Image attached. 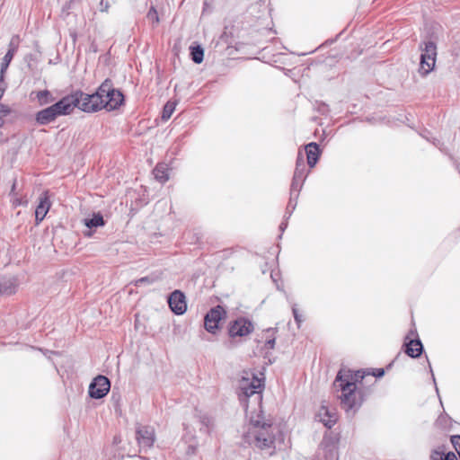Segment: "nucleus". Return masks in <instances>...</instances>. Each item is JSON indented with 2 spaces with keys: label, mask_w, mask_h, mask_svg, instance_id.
<instances>
[{
  "label": "nucleus",
  "mask_w": 460,
  "mask_h": 460,
  "mask_svg": "<svg viewBox=\"0 0 460 460\" xmlns=\"http://www.w3.org/2000/svg\"><path fill=\"white\" fill-rule=\"evenodd\" d=\"M176 107V103L173 102H167L165 105L164 106L163 111H162V119L166 121L168 120L172 114L173 113Z\"/></svg>",
  "instance_id": "obj_26"
},
{
  "label": "nucleus",
  "mask_w": 460,
  "mask_h": 460,
  "mask_svg": "<svg viewBox=\"0 0 460 460\" xmlns=\"http://www.w3.org/2000/svg\"><path fill=\"white\" fill-rule=\"evenodd\" d=\"M292 312H293V315H294L295 321L297 323V326L299 327L301 323H302V321H303L302 315L299 314L298 310L295 306H293Z\"/></svg>",
  "instance_id": "obj_31"
},
{
  "label": "nucleus",
  "mask_w": 460,
  "mask_h": 460,
  "mask_svg": "<svg viewBox=\"0 0 460 460\" xmlns=\"http://www.w3.org/2000/svg\"><path fill=\"white\" fill-rule=\"evenodd\" d=\"M71 100L62 97L58 102L52 105L39 111L35 114V121L37 124L45 126L54 122L57 118L71 114Z\"/></svg>",
  "instance_id": "obj_4"
},
{
  "label": "nucleus",
  "mask_w": 460,
  "mask_h": 460,
  "mask_svg": "<svg viewBox=\"0 0 460 460\" xmlns=\"http://www.w3.org/2000/svg\"><path fill=\"white\" fill-rule=\"evenodd\" d=\"M111 389V382L108 377L99 375L89 385V395L94 399L103 398Z\"/></svg>",
  "instance_id": "obj_9"
},
{
  "label": "nucleus",
  "mask_w": 460,
  "mask_h": 460,
  "mask_svg": "<svg viewBox=\"0 0 460 460\" xmlns=\"http://www.w3.org/2000/svg\"><path fill=\"white\" fill-rule=\"evenodd\" d=\"M307 174L308 170L306 169L304 157L299 153L296 161V169L294 172V176L291 183V188L293 190H296V192H299L301 190L303 183L306 179Z\"/></svg>",
  "instance_id": "obj_10"
},
{
  "label": "nucleus",
  "mask_w": 460,
  "mask_h": 460,
  "mask_svg": "<svg viewBox=\"0 0 460 460\" xmlns=\"http://www.w3.org/2000/svg\"><path fill=\"white\" fill-rule=\"evenodd\" d=\"M84 224L87 228L92 229L104 226L105 222L101 213H94L91 218H84Z\"/></svg>",
  "instance_id": "obj_20"
},
{
  "label": "nucleus",
  "mask_w": 460,
  "mask_h": 460,
  "mask_svg": "<svg viewBox=\"0 0 460 460\" xmlns=\"http://www.w3.org/2000/svg\"><path fill=\"white\" fill-rule=\"evenodd\" d=\"M275 341H276L275 336H272L271 339H267L265 341V346L267 347V349H273L275 347Z\"/></svg>",
  "instance_id": "obj_33"
},
{
  "label": "nucleus",
  "mask_w": 460,
  "mask_h": 460,
  "mask_svg": "<svg viewBox=\"0 0 460 460\" xmlns=\"http://www.w3.org/2000/svg\"><path fill=\"white\" fill-rule=\"evenodd\" d=\"M275 330L272 329V328H270V329H267L265 333H266V340L267 339H271L272 336H275Z\"/></svg>",
  "instance_id": "obj_35"
},
{
  "label": "nucleus",
  "mask_w": 460,
  "mask_h": 460,
  "mask_svg": "<svg viewBox=\"0 0 460 460\" xmlns=\"http://www.w3.org/2000/svg\"><path fill=\"white\" fill-rule=\"evenodd\" d=\"M424 45V48L420 47L422 53L420 55L419 73L422 76H426L434 69L437 57V46L434 42L428 41Z\"/></svg>",
  "instance_id": "obj_5"
},
{
  "label": "nucleus",
  "mask_w": 460,
  "mask_h": 460,
  "mask_svg": "<svg viewBox=\"0 0 460 460\" xmlns=\"http://www.w3.org/2000/svg\"><path fill=\"white\" fill-rule=\"evenodd\" d=\"M84 234L87 235V236H91L92 233L89 231V232L85 233Z\"/></svg>",
  "instance_id": "obj_40"
},
{
  "label": "nucleus",
  "mask_w": 460,
  "mask_h": 460,
  "mask_svg": "<svg viewBox=\"0 0 460 460\" xmlns=\"http://www.w3.org/2000/svg\"><path fill=\"white\" fill-rule=\"evenodd\" d=\"M188 453H191L193 454L194 453V447H189V449H188Z\"/></svg>",
  "instance_id": "obj_39"
},
{
  "label": "nucleus",
  "mask_w": 460,
  "mask_h": 460,
  "mask_svg": "<svg viewBox=\"0 0 460 460\" xmlns=\"http://www.w3.org/2000/svg\"><path fill=\"white\" fill-rule=\"evenodd\" d=\"M66 98L71 100V113L75 108L84 112H96L102 109L111 111L118 109L124 102L123 94L114 88L111 79L104 80L93 93L76 90L66 95Z\"/></svg>",
  "instance_id": "obj_1"
},
{
  "label": "nucleus",
  "mask_w": 460,
  "mask_h": 460,
  "mask_svg": "<svg viewBox=\"0 0 460 460\" xmlns=\"http://www.w3.org/2000/svg\"><path fill=\"white\" fill-rule=\"evenodd\" d=\"M373 375L377 377H381L385 375V370L383 368H377L376 373H374Z\"/></svg>",
  "instance_id": "obj_37"
},
{
  "label": "nucleus",
  "mask_w": 460,
  "mask_h": 460,
  "mask_svg": "<svg viewBox=\"0 0 460 460\" xmlns=\"http://www.w3.org/2000/svg\"><path fill=\"white\" fill-rule=\"evenodd\" d=\"M298 195L299 192H296V190H293L292 188H290V199L287 206V214H288V217H290L293 210L296 208Z\"/></svg>",
  "instance_id": "obj_25"
},
{
  "label": "nucleus",
  "mask_w": 460,
  "mask_h": 460,
  "mask_svg": "<svg viewBox=\"0 0 460 460\" xmlns=\"http://www.w3.org/2000/svg\"><path fill=\"white\" fill-rule=\"evenodd\" d=\"M287 226H288V223H287V222H282V223L279 225V230H280L281 232H284V231H285V229L287 228Z\"/></svg>",
  "instance_id": "obj_38"
},
{
  "label": "nucleus",
  "mask_w": 460,
  "mask_h": 460,
  "mask_svg": "<svg viewBox=\"0 0 460 460\" xmlns=\"http://www.w3.org/2000/svg\"><path fill=\"white\" fill-rule=\"evenodd\" d=\"M317 418L321 422L323 423L325 427L329 429H331L337 420L336 413L329 410L328 407L324 405L320 408L317 413Z\"/></svg>",
  "instance_id": "obj_16"
},
{
  "label": "nucleus",
  "mask_w": 460,
  "mask_h": 460,
  "mask_svg": "<svg viewBox=\"0 0 460 460\" xmlns=\"http://www.w3.org/2000/svg\"><path fill=\"white\" fill-rule=\"evenodd\" d=\"M431 460H457L453 452L444 453L438 449L434 450L430 456Z\"/></svg>",
  "instance_id": "obj_23"
},
{
  "label": "nucleus",
  "mask_w": 460,
  "mask_h": 460,
  "mask_svg": "<svg viewBox=\"0 0 460 460\" xmlns=\"http://www.w3.org/2000/svg\"><path fill=\"white\" fill-rule=\"evenodd\" d=\"M36 97L40 106L48 105L55 101L54 96L49 90L39 91Z\"/></svg>",
  "instance_id": "obj_22"
},
{
  "label": "nucleus",
  "mask_w": 460,
  "mask_h": 460,
  "mask_svg": "<svg viewBox=\"0 0 460 460\" xmlns=\"http://www.w3.org/2000/svg\"><path fill=\"white\" fill-rule=\"evenodd\" d=\"M404 352L411 358H419L423 351V345L420 339H411L404 342Z\"/></svg>",
  "instance_id": "obj_15"
},
{
  "label": "nucleus",
  "mask_w": 460,
  "mask_h": 460,
  "mask_svg": "<svg viewBox=\"0 0 460 460\" xmlns=\"http://www.w3.org/2000/svg\"><path fill=\"white\" fill-rule=\"evenodd\" d=\"M250 426L247 437L253 438L254 446L257 448L268 456H273L275 453V432L278 428L273 425L272 419L267 418L260 410L251 416Z\"/></svg>",
  "instance_id": "obj_2"
},
{
  "label": "nucleus",
  "mask_w": 460,
  "mask_h": 460,
  "mask_svg": "<svg viewBox=\"0 0 460 460\" xmlns=\"http://www.w3.org/2000/svg\"><path fill=\"white\" fill-rule=\"evenodd\" d=\"M261 380L253 377L252 381L243 378L240 384L239 399L241 402L253 397L254 401L261 406Z\"/></svg>",
  "instance_id": "obj_6"
},
{
  "label": "nucleus",
  "mask_w": 460,
  "mask_h": 460,
  "mask_svg": "<svg viewBox=\"0 0 460 460\" xmlns=\"http://www.w3.org/2000/svg\"><path fill=\"white\" fill-rule=\"evenodd\" d=\"M451 442L454 445V447H456V449L460 450V436L459 435L452 436Z\"/></svg>",
  "instance_id": "obj_34"
},
{
  "label": "nucleus",
  "mask_w": 460,
  "mask_h": 460,
  "mask_svg": "<svg viewBox=\"0 0 460 460\" xmlns=\"http://www.w3.org/2000/svg\"><path fill=\"white\" fill-rule=\"evenodd\" d=\"M167 302L172 312L177 315L183 314L187 310L186 296L181 290L172 291L169 295Z\"/></svg>",
  "instance_id": "obj_12"
},
{
  "label": "nucleus",
  "mask_w": 460,
  "mask_h": 460,
  "mask_svg": "<svg viewBox=\"0 0 460 460\" xmlns=\"http://www.w3.org/2000/svg\"><path fill=\"white\" fill-rule=\"evenodd\" d=\"M10 113V109L0 103V127L3 125V118L7 116Z\"/></svg>",
  "instance_id": "obj_28"
},
{
  "label": "nucleus",
  "mask_w": 460,
  "mask_h": 460,
  "mask_svg": "<svg viewBox=\"0 0 460 460\" xmlns=\"http://www.w3.org/2000/svg\"><path fill=\"white\" fill-rule=\"evenodd\" d=\"M305 153L307 157V164L309 167L313 168L319 159V146L314 142L309 143L305 146Z\"/></svg>",
  "instance_id": "obj_19"
},
{
  "label": "nucleus",
  "mask_w": 460,
  "mask_h": 460,
  "mask_svg": "<svg viewBox=\"0 0 460 460\" xmlns=\"http://www.w3.org/2000/svg\"><path fill=\"white\" fill-rule=\"evenodd\" d=\"M136 439L140 447V452H146L150 449L155 441V432L152 426L137 424Z\"/></svg>",
  "instance_id": "obj_7"
},
{
  "label": "nucleus",
  "mask_w": 460,
  "mask_h": 460,
  "mask_svg": "<svg viewBox=\"0 0 460 460\" xmlns=\"http://www.w3.org/2000/svg\"><path fill=\"white\" fill-rule=\"evenodd\" d=\"M51 203L48 191H44L39 197V203L35 209V220L36 225H39L46 217L47 213L50 208Z\"/></svg>",
  "instance_id": "obj_14"
},
{
  "label": "nucleus",
  "mask_w": 460,
  "mask_h": 460,
  "mask_svg": "<svg viewBox=\"0 0 460 460\" xmlns=\"http://www.w3.org/2000/svg\"><path fill=\"white\" fill-rule=\"evenodd\" d=\"M20 44V37L18 35H13L9 42L8 45V50L4 57L3 58V60L0 65V79L3 81V78L4 77V74L6 73V70L13 58L15 53L17 52L19 49Z\"/></svg>",
  "instance_id": "obj_13"
},
{
  "label": "nucleus",
  "mask_w": 460,
  "mask_h": 460,
  "mask_svg": "<svg viewBox=\"0 0 460 460\" xmlns=\"http://www.w3.org/2000/svg\"><path fill=\"white\" fill-rule=\"evenodd\" d=\"M326 460H339V451L337 445L331 439H323L321 443Z\"/></svg>",
  "instance_id": "obj_18"
},
{
  "label": "nucleus",
  "mask_w": 460,
  "mask_h": 460,
  "mask_svg": "<svg viewBox=\"0 0 460 460\" xmlns=\"http://www.w3.org/2000/svg\"><path fill=\"white\" fill-rule=\"evenodd\" d=\"M225 314L226 311L221 305L211 308L204 317L205 329L210 333H215V331L218 328L219 322Z\"/></svg>",
  "instance_id": "obj_11"
},
{
  "label": "nucleus",
  "mask_w": 460,
  "mask_h": 460,
  "mask_svg": "<svg viewBox=\"0 0 460 460\" xmlns=\"http://www.w3.org/2000/svg\"><path fill=\"white\" fill-rule=\"evenodd\" d=\"M363 378L364 373L361 371L345 376L342 370L339 371L335 378L334 386L340 387L341 390V394L339 396L341 404L347 411L361 404V400L358 398V394L356 391V382L361 381Z\"/></svg>",
  "instance_id": "obj_3"
},
{
  "label": "nucleus",
  "mask_w": 460,
  "mask_h": 460,
  "mask_svg": "<svg viewBox=\"0 0 460 460\" xmlns=\"http://www.w3.org/2000/svg\"><path fill=\"white\" fill-rule=\"evenodd\" d=\"M200 422L205 427V432H208V427L211 423L210 418L204 415L200 417Z\"/></svg>",
  "instance_id": "obj_32"
},
{
  "label": "nucleus",
  "mask_w": 460,
  "mask_h": 460,
  "mask_svg": "<svg viewBox=\"0 0 460 460\" xmlns=\"http://www.w3.org/2000/svg\"><path fill=\"white\" fill-rule=\"evenodd\" d=\"M147 18L149 20H152L154 22H156V23L159 22L158 13H157L156 10L154 7H152L148 11Z\"/></svg>",
  "instance_id": "obj_29"
},
{
  "label": "nucleus",
  "mask_w": 460,
  "mask_h": 460,
  "mask_svg": "<svg viewBox=\"0 0 460 460\" xmlns=\"http://www.w3.org/2000/svg\"><path fill=\"white\" fill-rule=\"evenodd\" d=\"M15 189H16V181H13L12 188H11V190H10V193H9V196L11 198L17 195L16 192H15Z\"/></svg>",
  "instance_id": "obj_36"
},
{
  "label": "nucleus",
  "mask_w": 460,
  "mask_h": 460,
  "mask_svg": "<svg viewBox=\"0 0 460 460\" xmlns=\"http://www.w3.org/2000/svg\"><path fill=\"white\" fill-rule=\"evenodd\" d=\"M17 280L14 278L0 277V296H11L16 292Z\"/></svg>",
  "instance_id": "obj_17"
},
{
  "label": "nucleus",
  "mask_w": 460,
  "mask_h": 460,
  "mask_svg": "<svg viewBox=\"0 0 460 460\" xmlns=\"http://www.w3.org/2000/svg\"><path fill=\"white\" fill-rule=\"evenodd\" d=\"M190 57L195 64H200L204 58V49L199 45L190 47Z\"/></svg>",
  "instance_id": "obj_24"
},
{
  "label": "nucleus",
  "mask_w": 460,
  "mask_h": 460,
  "mask_svg": "<svg viewBox=\"0 0 460 460\" xmlns=\"http://www.w3.org/2000/svg\"><path fill=\"white\" fill-rule=\"evenodd\" d=\"M254 330L253 323L245 317H238L229 323L228 334L231 338L244 337Z\"/></svg>",
  "instance_id": "obj_8"
},
{
  "label": "nucleus",
  "mask_w": 460,
  "mask_h": 460,
  "mask_svg": "<svg viewBox=\"0 0 460 460\" xmlns=\"http://www.w3.org/2000/svg\"><path fill=\"white\" fill-rule=\"evenodd\" d=\"M160 278L157 275L152 274L150 276H146L135 280L134 285L136 287H140L142 285H151L157 281Z\"/></svg>",
  "instance_id": "obj_27"
},
{
  "label": "nucleus",
  "mask_w": 460,
  "mask_h": 460,
  "mask_svg": "<svg viewBox=\"0 0 460 460\" xmlns=\"http://www.w3.org/2000/svg\"><path fill=\"white\" fill-rule=\"evenodd\" d=\"M153 173L155 175V178L161 183H164L169 180V175L167 172V167L164 164H158L154 171Z\"/></svg>",
  "instance_id": "obj_21"
},
{
  "label": "nucleus",
  "mask_w": 460,
  "mask_h": 460,
  "mask_svg": "<svg viewBox=\"0 0 460 460\" xmlns=\"http://www.w3.org/2000/svg\"><path fill=\"white\" fill-rule=\"evenodd\" d=\"M11 202L14 208L27 204V200L23 201L22 199L16 196L11 198Z\"/></svg>",
  "instance_id": "obj_30"
}]
</instances>
